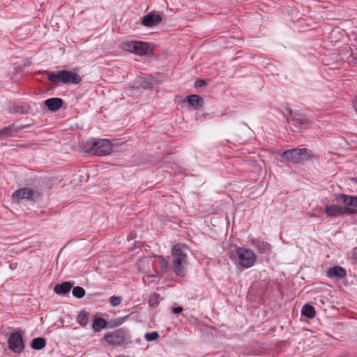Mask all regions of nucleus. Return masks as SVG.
<instances>
[{
    "instance_id": "nucleus-3",
    "label": "nucleus",
    "mask_w": 357,
    "mask_h": 357,
    "mask_svg": "<svg viewBox=\"0 0 357 357\" xmlns=\"http://www.w3.org/2000/svg\"><path fill=\"white\" fill-rule=\"evenodd\" d=\"M44 73L47 75L49 82L52 84H58L59 83L63 84H78L82 81V77L80 75L72 71L63 70L56 73H52L45 70Z\"/></svg>"
},
{
    "instance_id": "nucleus-9",
    "label": "nucleus",
    "mask_w": 357,
    "mask_h": 357,
    "mask_svg": "<svg viewBox=\"0 0 357 357\" xmlns=\"http://www.w3.org/2000/svg\"><path fill=\"white\" fill-rule=\"evenodd\" d=\"M8 348L15 354H20L24 349L22 336L18 332L11 333L8 340Z\"/></svg>"
},
{
    "instance_id": "nucleus-30",
    "label": "nucleus",
    "mask_w": 357,
    "mask_h": 357,
    "mask_svg": "<svg viewBox=\"0 0 357 357\" xmlns=\"http://www.w3.org/2000/svg\"><path fill=\"white\" fill-rule=\"evenodd\" d=\"M354 109L355 111L357 113V98H356V100L354 101Z\"/></svg>"
},
{
    "instance_id": "nucleus-18",
    "label": "nucleus",
    "mask_w": 357,
    "mask_h": 357,
    "mask_svg": "<svg viewBox=\"0 0 357 357\" xmlns=\"http://www.w3.org/2000/svg\"><path fill=\"white\" fill-rule=\"evenodd\" d=\"M301 314L309 319L314 317L316 312L314 307L309 304H305L303 306Z\"/></svg>"
},
{
    "instance_id": "nucleus-22",
    "label": "nucleus",
    "mask_w": 357,
    "mask_h": 357,
    "mask_svg": "<svg viewBox=\"0 0 357 357\" xmlns=\"http://www.w3.org/2000/svg\"><path fill=\"white\" fill-rule=\"evenodd\" d=\"M158 259V263H159L160 268L161 269V271L162 272L166 271L167 270L168 267H169V261H168V260L166 259L162 256H159Z\"/></svg>"
},
{
    "instance_id": "nucleus-29",
    "label": "nucleus",
    "mask_w": 357,
    "mask_h": 357,
    "mask_svg": "<svg viewBox=\"0 0 357 357\" xmlns=\"http://www.w3.org/2000/svg\"><path fill=\"white\" fill-rule=\"evenodd\" d=\"M182 311H183V307H181V306H178V307H174L173 310H172V312L174 314H178V313L181 312Z\"/></svg>"
},
{
    "instance_id": "nucleus-5",
    "label": "nucleus",
    "mask_w": 357,
    "mask_h": 357,
    "mask_svg": "<svg viewBox=\"0 0 357 357\" xmlns=\"http://www.w3.org/2000/svg\"><path fill=\"white\" fill-rule=\"evenodd\" d=\"M105 340L112 346H121L130 343L131 336L125 328H119L104 335Z\"/></svg>"
},
{
    "instance_id": "nucleus-19",
    "label": "nucleus",
    "mask_w": 357,
    "mask_h": 357,
    "mask_svg": "<svg viewBox=\"0 0 357 357\" xmlns=\"http://www.w3.org/2000/svg\"><path fill=\"white\" fill-rule=\"evenodd\" d=\"M76 320L81 326L85 327L89 322V314L86 311L82 310L77 316Z\"/></svg>"
},
{
    "instance_id": "nucleus-24",
    "label": "nucleus",
    "mask_w": 357,
    "mask_h": 357,
    "mask_svg": "<svg viewBox=\"0 0 357 357\" xmlns=\"http://www.w3.org/2000/svg\"><path fill=\"white\" fill-rule=\"evenodd\" d=\"M13 129L10 126L5 127L0 130V135L3 137H10L13 135Z\"/></svg>"
},
{
    "instance_id": "nucleus-12",
    "label": "nucleus",
    "mask_w": 357,
    "mask_h": 357,
    "mask_svg": "<svg viewBox=\"0 0 357 357\" xmlns=\"http://www.w3.org/2000/svg\"><path fill=\"white\" fill-rule=\"evenodd\" d=\"M335 200L347 207L351 206L350 208H352L357 207V197L356 196L340 194L335 197Z\"/></svg>"
},
{
    "instance_id": "nucleus-32",
    "label": "nucleus",
    "mask_w": 357,
    "mask_h": 357,
    "mask_svg": "<svg viewBox=\"0 0 357 357\" xmlns=\"http://www.w3.org/2000/svg\"><path fill=\"white\" fill-rule=\"evenodd\" d=\"M355 181H356V183H357V178H355Z\"/></svg>"
},
{
    "instance_id": "nucleus-6",
    "label": "nucleus",
    "mask_w": 357,
    "mask_h": 357,
    "mask_svg": "<svg viewBox=\"0 0 357 357\" xmlns=\"http://www.w3.org/2000/svg\"><path fill=\"white\" fill-rule=\"evenodd\" d=\"M281 157L288 162L298 164L310 158L307 149H293L284 151Z\"/></svg>"
},
{
    "instance_id": "nucleus-17",
    "label": "nucleus",
    "mask_w": 357,
    "mask_h": 357,
    "mask_svg": "<svg viewBox=\"0 0 357 357\" xmlns=\"http://www.w3.org/2000/svg\"><path fill=\"white\" fill-rule=\"evenodd\" d=\"M107 321L101 317H97L93 319L92 328L95 332H99L107 326Z\"/></svg>"
},
{
    "instance_id": "nucleus-25",
    "label": "nucleus",
    "mask_w": 357,
    "mask_h": 357,
    "mask_svg": "<svg viewBox=\"0 0 357 357\" xmlns=\"http://www.w3.org/2000/svg\"><path fill=\"white\" fill-rule=\"evenodd\" d=\"M159 337V334L156 331L146 333L144 334V338L148 342L156 340Z\"/></svg>"
},
{
    "instance_id": "nucleus-13",
    "label": "nucleus",
    "mask_w": 357,
    "mask_h": 357,
    "mask_svg": "<svg viewBox=\"0 0 357 357\" xmlns=\"http://www.w3.org/2000/svg\"><path fill=\"white\" fill-rule=\"evenodd\" d=\"M346 275V270L344 268L339 266H335L332 268H330L326 272V275L330 278H337L341 279L344 278Z\"/></svg>"
},
{
    "instance_id": "nucleus-20",
    "label": "nucleus",
    "mask_w": 357,
    "mask_h": 357,
    "mask_svg": "<svg viewBox=\"0 0 357 357\" xmlns=\"http://www.w3.org/2000/svg\"><path fill=\"white\" fill-rule=\"evenodd\" d=\"M45 340L43 337L34 338L31 342V347L36 350L42 349L45 347Z\"/></svg>"
},
{
    "instance_id": "nucleus-26",
    "label": "nucleus",
    "mask_w": 357,
    "mask_h": 357,
    "mask_svg": "<svg viewBox=\"0 0 357 357\" xmlns=\"http://www.w3.org/2000/svg\"><path fill=\"white\" fill-rule=\"evenodd\" d=\"M121 298L120 296H112L109 298V303L112 306L116 307L121 303Z\"/></svg>"
},
{
    "instance_id": "nucleus-10",
    "label": "nucleus",
    "mask_w": 357,
    "mask_h": 357,
    "mask_svg": "<svg viewBox=\"0 0 357 357\" xmlns=\"http://www.w3.org/2000/svg\"><path fill=\"white\" fill-rule=\"evenodd\" d=\"M39 196V192L36 190L24 188L15 190L12 195V199L18 202L20 199L33 200Z\"/></svg>"
},
{
    "instance_id": "nucleus-21",
    "label": "nucleus",
    "mask_w": 357,
    "mask_h": 357,
    "mask_svg": "<svg viewBox=\"0 0 357 357\" xmlns=\"http://www.w3.org/2000/svg\"><path fill=\"white\" fill-rule=\"evenodd\" d=\"M203 100L197 95H191L188 97V102L194 107H198L202 104Z\"/></svg>"
},
{
    "instance_id": "nucleus-1",
    "label": "nucleus",
    "mask_w": 357,
    "mask_h": 357,
    "mask_svg": "<svg viewBox=\"0 0 357 357\" xmlns=\"http://www.w3.org/2000/svg\"><path fill=\"white\" fill-rule=\"evenodd\" d=\"M188 249V246L183 243H177L172 248V271L177 276L184 277L185 275Z\"/></svg>"
},
{
    "instance_id": "nucleus-15",
    "label": "nucleus",
    "mask_w": 357,
    "mask_h": 357,
    "mask_svg": "<svg viewBox=\"0 0 357 357\" xmlns=\"http://www.w3.org/2000/svg\"><path fill=\"white\" fill-rule=\"evenodd\" d=\"M292 123L296 127L303 128L310 123V120L303 115L294 114L292 115Z\"/></svg>"
},
{
    "instance_id": "nucleus-8",
    "label": "nucleus",
    "mask_w": 357,
    "mask_h": 357,
    "mask_svg": "<svg viewBox=\"0 0 357 357\" xmlns=\"http://www.w3.org/2000/svg\"><path fill=\"white\" fill-rule=\"evenodd\" d=\"M325 213L329 217H338L343 215H353L357 213L356 208H352L347 206H340L338 205L333 204L327 206L325 208Z\"/></svg>"
},
{
    "instance_id": "nucleus-31",
    "label": "nucleus",
    "mask_w": 357,
    "mask_h": 357,
    "mask_svg": "<svg viewBox=\"0 0 357 357\" xmlns=\"http://www.w3.org/2000/svg\"><path fill=\"white\" fill-rule=\"evenodd\" d=\"M152 79H152V77H150V78H149V83H151V82Z\"/></svg>"
},
{
    "instance_id": "nucleus-16",
    "label": "nucleus",
    "mask_w": 357,
    "mask_h": 357,
    "mask_svg": "<svg viewBox=\"0 0 357 357\" xmlns=\"http://www.w3.org/2000/svg\"><path fill=\"white\" fill-rule=\"evenodd\" d=\"M73 284L70 282H63L61 284H56L54 291L56 294L63 295L69 292Z\"/></svg>"
},
{
    "instance_id": "nucleus-28",
    "label": "nucleus",
    "mask_w": 357,
    "mask_h": 357,
    "mask_svg": "<svg viewBox=\"0 0 357 357\" xmlns=\"http://www.w3.org/2000/svg\"><path fill=\"white\" fill-rule=\"evenodd\" d=\"M206 86V82L204 80H199V81H197L195 83L196 87H201V86Z\"/></svg>"
},
{
    "instance_id": "nucleus-11",
    "label": "nucleus",
    "mask_w": 357,
    "mask_h": 357,
    "mask_svg": "<svg viewBox=\"0 0 357 357\" xmlns=\"http://www.w3.org/2000/svg\"><path fill=\"white\" fill-rule=\"evenodd\" d=\"M162 20L161 15L149 13L143 17L142 24L147 27H153L158 25Z\"/></svg>"
},
{
    "instance_id": "nucleus-14",
    "label": "nucleus",
    "mask_w": 357,
    "mask_h": 357,
    "mask_svg": "<svg viewBox=\"0 0 357 357\" xmlns=\"http://www.w3.org/2000/svg\"><path fill=\"white\" fill-rule=\"evenodd\" d=\"M63 101L62 99L59 98H52L47 99L45 102V106L52 112L57 111L59 108L61 107Z\"/></svg>"
},
{
    "instance_id": "nucleus-7",
    "label": "nucleus",
    "mask_w": 357,
    "mask_h": 357,
    "mask_svg": "<svg viewBox=\"0 0 357 357\" xmlns=\"http://www.w3.org/2000/svg\"><path fill=\"white\" fill-rule=\"evenodd\" d=\"M121 48L139 56L146 55L149 52V45L142 41H127L121 44Z\"/></svg>"
},
{
    "instance_id": "nucleus-4",
    "label": "nucleus",
    "mask_w": 357,
    "mask_h": 357,
    "mask_svg": "<svg viewBox=\"0 0 357 357\" xmlns=\"http://www.w3.org/2000/svg\"><path fill=\"white\" fill-rule=\"evenodd\" d=\"M84 150L90 154L106 155L112 152V145L107 139H92L84 142Z\"/></svg>"
},
{
    "instance_id": "nucleus-23",
    "label": "nucleus",
    "mask_w": 357,
    "mask_h": 357,
    "mask_svg": "<svg viewBox=\"0 0 357 357\" xmlns=\"http://www.w3.org/2000/svg\"><path fill=\"white\" fill-rule=\"evenodd\" d=\"M73 295L77 298H82L85 295V290L83 287H75L73 289Z\"/></svg>"
},
{
    "instance_id": "nucleus-2",
    "label": "nucleus",
    "mask_w": 357,
    "mask_h": 357,
    "mask_svg": "<svg viewBox=\"0 0 357 357\" xmlns=\"http://www.w3.org/2000/svg\"><path fill=\"white\" fill-rule=\"evenodd\" d=\"M229 258L239 269H247L252 267L256 261V255L248 248L236 247L229 252Z\"/></svg>"
},
{
    "instance_id": "nucleus-27",
    "label": "nucleus",
    "mask_w": 357,
    "mask_h": 357,
    "mask_svg": "<svg viewBox=\"0 0 357 357\" xmlns=\"http://www.w3.org/2000/svg\"><path fill=\"white\" fill-rule=\"evenodd\" d=\"M261 248L260 245H258V250L260 251V252H265L268 249V244H261Z\"/></svg>"
}]
</instances>
